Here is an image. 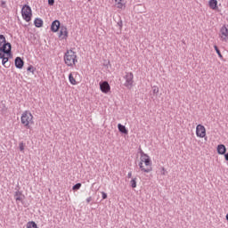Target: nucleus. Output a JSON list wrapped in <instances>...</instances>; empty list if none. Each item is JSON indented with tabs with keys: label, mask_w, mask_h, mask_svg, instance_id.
I'll list each match as a JSON object with an SVG mask.
<instances>
[{
	"label": "nucleus",
	"mask_w": 228,
	"mask_h": 228,
	"mask_svg": "<svg viewBox=\"0 0 228 228\" xmlns=\"http://www.w3.org/2000/svg\"><path fill=\"white\" fill-rule=\"evenodd\" d=\"M69 37V31L67 30V27L61 26L59 33V38L61 40H67Z\"/></svg>",
	"instance_id": "9d476101"
},
{
	"label": "nucleus",
	"mask_w": 228,
	"mask_h": 228,
	"mask_svg": "<svg viewBox=\"0 0 228 228\" xmlns=\"http://www.w3.org/2000/svg\"><path fill=\"white\" fill-rule=\"evenodd\" d=\"M0 60H2V65H4V67H6V63H8V57H5L4 55L1 57L0 55Z\"/></svg>",
	"instance_id": "5701e85b"
},
{
	"label": "nucleus",
	"mask_w": 228,
	"mask_h": 228,
	"mask_svg": "<svg viewBox=\"0 0 228 228\" xmlns=\"http://www.w3.org/2000/svg\"><path fill=\"white\" fill-rule=\"evenodd\" d=\"M196 135L199 138H205L206 137V127L202 125H198L196 126Z\"/></svg>",
	"instance_id": "6e6552de"
},
{
	"label": "nucleus",
	"mask_w": 228,
	"mask_h": 228,
	"mask_svg": "<svg viewBox=\"0 0 228 228\" xmlns=\"http://www.w3.org/2000/svg\"><path fill=\"white\" fill-rule=\"evenodd\" d=\"M130 184H131V187H132V188H136V178H133V179L130 181Z\"/></svg>",
	"instance_id": "a878e982"
},
{
	"label": "nucleus",
	"mask_w": 228,
	"mask_h": 228,
	"mask_svg": "<svg viewBox=\"0 0 228 228\" xmlns=\"http://www.w3.org/2000/svg\"><path fill=\"white\" fill-rule=\"evenodd\" d=\"M16 69H22L24 67V61L20 57H16L14 60Z\"/></svg>",
	"instance_id": "f8f14e48"
},
{
	"label": "nucleus",
	"mask_w": 228,
	"mask_h": 228,
	"mask_svg": "<svg viewBox=\"0 0 228 228\" xmlns=\"http://www.w3.org/2000/svg\"><path fill=\"white\" fill-rule=\"evenodd\" d=\"M36 28H42L44 26V20L41 18H36L34 20Z\"/></svg>",
	"instance_id": "dca6fc26"
},
{
	"label": "nucleus",
	"mask_w": 228,
	"mask_h": 228,
	"mask_svg": "<svg viewBox=\"0 0 228 228\" xmlns=\"http://www.w3.org/2000/svg\"><path fill=\"white\" fill-rule=\"evenodd\" d=\"M219 37L222 42L228 41V28L227 26L224 25L219 30Z\"/></svg>",
	"instance_id": "423d86ee"
},
{
	"label": "nucleus",
	"mask_w": 228,
	"mask_h": 228,
	"mask_svg": "<svg viewBox=\"0 0 228 228\" xmlns=\"http://www.w3.org/2000/svg\"><path fill=\"white\" fill-rule=\"evenodd\" d=\"M69 81L70 85H77V82L76 81V78H74V75H72V73H69Z\"/></svg>",
	"instance_id": "aec40b11"
},
{
	"label": "nucleus",
	"mask_w": 228,
	"mask_h": 228,
	"mask_svg": "<svg viewBox=\"0 0 228 228\" xmlns=\"http://www.w3.org/2000/svg\"><path fill=\"white\" fill-rule=\"evenodd\" d=\"M48 4L50 6H53L54 5V0H48Z\"/></svg>",
	"instance_id": "473e14b6"
},
{
	"label": "nucleus",
	"mask_w": 228,
	"mask_h": 228,
	"mask_svg": "<svg viewBox=\"0 0 228 228\" xmlns=\"http://www.w3.org/2000/svg\"><path fill=\"white\" fill-rule=\"evenodd\" d=\"M127 177H128V179H131V177H133V172H128V174H127Z\"/></svg>",
	"instance_id": "72a5a7b5"
},
{
	"label": "nucleus",
	"mask_w": 228,
	"mask_h": 228,
	"mask_svg": "<svg viewBox=\"0 0 228 228\" xmlns=\"http://www.w3.org/2000/svg\"><path fill=\"white\" fill-rule=\"evenodd\" d=\"M138 165H139V168H140L141 172H144V174H149L150 172H152V167L144 168L143 162H142V160L139 162Z\"/></svg>",
	"instance_id": "4468645a"
},
{
	"label": "nucleus",
	"mask_w": 228,
	"mask_h": 228,
	"mask_svg": "<svg viewBox=\"0 0 228 228\" xmlns=\"http://www.w3.org/2000/svg\"><path fill=\"white\" fill-rule=\"evenodd\" d=\"M100 90L102 94H108L111 90V86H110L108 81L100 82Z\"/></svg>",
	"instance_id": "1a4fd4ad"
},
{
	"label": "nucleus",
	"mask_w": 228,
	"mask_h": 228,
	"mask_svg": "<svg viewBox=\"0 0 228 228\" xmlns=\"http://www.w3.org/2000/svg\"><path fill=\"white\" fill-rule=\"evenodd\" d=\"M21 124L26 129H31V124H34L33 114L28 110H25L20 117Z\"/></svg>",
	"instance_id": "f03ea898"
},
{
	"label": "nucleus",
	"mask_w": 228,
	"mask_h": 228,
	"mask_svg": "<svg viewBox=\"0 0 228 228\" xmlns=\"http://www.w3.org/2000/svg\"><path fill=\"white\" fill-rule=\"evenodd\" d=\"M161 170H162L161 175H167V169H165V167H162Z\"/></svg>",
	"instance_id": "2f4dec72"
},
{
	"label": "nucleus",
	"mask_w": 228,
	"mask_h": 228,
	"mask_svg": "<svg viewBox=\"0 0 228 228\" xmlns=\"http://www.w3.org/2000/svg\"><path fill=\"white\" fill-rule=\"evenodd\" d=\"M19 149H20V152H24V142L19 143Z\"/></svg>",
	"instance_id": "cd10ccee"
},
{
	"label": "nucleus",
	"mask_w": 228,
	"mask_h": 228,
	"mask_svg": "<svg viewBox=\"0 0 228 228\" xmlns=\"http://www.w3.org/2000/svg\"><path fill=\"white\" fill-rule=\"evenodd\" d=\"M6 105L4 104H2V111H6Z\"/></svg>",
	"instance_id": "f704fd0d"
},
{
	"label": "nucleus",
	"mask_w": 228,
	"mask_h": 228,
	"mask_svg": "<svg viewBox=\"0 0 228 228\" xmlns=\"http://www.w3.org/2000/svg\"><path fill=\"white\" fill-rule=\"evenodd\" d=\"M102 200H106V199H108V194L104 191H102Z\"/></svg>",
	"instance_id": "c756f323"
},
{
	"label": "nucleus",
	"mask_w": 228,
	"mask_h": 228,
	"mask_svg": "<svg viewBox=\"0 0 228 228\" xmlns=\"http://www.w3.org/2000/svg\"><path fill=\"white\" fill-rule=\"evenodd\" d=\"M1 7L6 8V1L1 0Z\"/></svg>",
	"instance_id": "7c9ffc66"
},
{
	"label": "nucleus",
	"mask_w": 228,
	"mask_h": 228,
	"mask_svg": "<svg viewBox=\"0 0 228 228\" xmlns=\"http://www.w3.org/2000/svg\"><path fill=\"white\" fill-rule=\"evenodd\" d=\"M81 189V183H76L73 187L72 190L77 191Z\"/></svg>",
	"instance_id": "bb28decb"
},
{
	"label": "nucleus",
	"mask_w": 228,
	"mask_h": 228,
	"mask_svg": "<svg viewBox=\"0 0 228 228\" xmlns=\"http://www.w3.org/2000/svg\"><path fill=\"white\" fill-rule=\"evenodd\" d=\"M21 16L26 22H30L31 17H33V12L31 7L28 4H25L21 9Z\"/></svg>",
	"instance_id": "20e7f679"
},
{
	"label": "nucleus",
	"mask_w": 228,
	"mask_h": 228,
	"mask_svg": "<svg viewBox=\"0 0 228 228\" xmlns=\"http://www.w3.org/2000/svg\"><path fill=\"white\" fill-rule=\"evenodd\" d=\"M115 3L117 8H119V10L126 8V4L124 3V0H115Z\"/></svg>",
	"instance_id": "a211bd4d"
},
{
	"label": "nucleus",
	"mask_w": 228,
	"mask_h": 228,
	"mask_svg": "<svg viewBox=\"0 0 228 228\" xmlns=\"http://www.w3.org/2000/svg\"><path fill=\"white\" fill-rule=\"evenodd\" d=\"M60 26H61L60 20H53L51 25V31H53V33H58V31L60 30Z\"/></svg>",
	"instance_id": "9b49d317"
},
{
	"label": "nucleus",
	"mask_w": 228,
	"mask_h": 228,
	"mask_svg": "<svg viewBox=\"0 0 228 228\" xmlns=\"http://www.w3.org/2000/svg\"><path fill=\"white\" fill-rule=\"evenodd\" d=\"M124 79H125L124 86H126L127 90H131V88L134 86V75H133V72L126 73Z\"/></svg>",
	"instance_id": "7ed1b4c3"
},
{
	"label": "nucleus",
	"mask_w": 228,
	"mask_h": 228,
	"mask_svg": "<svg viewBox=\"0 0 228 228\" xmlns=\"http://www.w3.org/2000/svg\"><path fill=\"white\" fill-rule=\"evenodd\" d=\"M27 228H38V226L37 225V223L30 221L27 224Z\"/></svg>",
	"instance_id": "412c9836"
},
{
	"label": "nucleus",
	"mask_w": 228,
	"mask_h": 228,
	"mask_svg": "<svg viewBox=\"0 0 228 228\" xmlns=\"http://www.w3.org/2000/svg\"><path fill=\"white\" fill-rule=\"evenodd\" d=\"M14 199L16 202H22L24 200V194L20 191H16L14 192Z\"/></svg>",
	"instance_id": "ddd939ff"
},
{
	"label": "nucleus",
	"mask_w": 228,
	"mask_h": 228,
	"mask_svg": "<svg viewBox=\"0 0 228 228\" xmlns=\"http://www.w3.org/2000/svg\"><path fill=\"white\" fill-rule=\"evenodd\" d=\"M117 26L119 28V29H122V27L124 26V23L122 22L121 20H119L117 22Z\"/></svg>",
	"instance_id": "c85d7f7f"
},
{
	"label": "nucleus",
	"mask_w": 228,
	"mask_h": 228,
	"mask_svg": "<svg viewBox=\"0 0 228 228\" xmlns=\"http://www.w3.org/2000/svg\"><path fill=\"white\" fill-rule=\"evenodd\" d=\"M6 54V56H12V44L10 42L4 43L0 46V56Z\"/></svg>",
	"instance_id": "39448f33"
},
{
	"label": "nucleus",
	"mask_w": 228,
	"mask_h": 228,
	"mask_svg": "<svg viewBox=\"0 0 228 228\" xmlns=\"http://www.w3.org/2000/svg\"><path fill=\"white\" fill-rule=\"evenodd\" d=\"M141 160L144 163L145 167L149 168V167H152V161L151 160V157L144 153L143 151L141 152Z\"/></svg>",
	"instance_id": "0eeeda50"
},
{
	"label": "nucleus",
	"mask_w": 228,
	"mask_h": 228,
	"mask_svg": "<svg viewBox=\"0 0 228 228\" xmlns=\"http://www.w3.org/2000/svg\"><path fill=\"white\" fill-rule=\"evenodd\" d=\"M6 37H4V35L0 34V46L4 45V44H6Z\"/></svg>",
	"instance_id": "4be33fe9"
},
{
	"label": "nucleus",
	"mask_w": 228,
	"mask_h": 228,
	"mask_svg": "<svg viewBox=\"0 0 228 228\" xmlns=\"http://www.w3.org/2000/svg\"><path fill=\"white\" fill-rule=\"evenodd\" d=\"M159 92V89H156V88L153 89V94H158Z\"/></svg>",
	"instance_id": "c9c22d12"
},
{
	"label": "nucleus",
	"mask_w": 228,
	"mask_h": 228,
	"mask_svg": "<svg viewBox=\"0 0 228 228\" xmlns=\"http://www.w3.org/2000/svg\"><path fill=\"white\" fill-rule=\"evenodd\" d=\"M118 129L119 133H122L123 134H127V133H128L127 128H126V126H124L120 123L118 125Z\"/></svg>",
	"instance_id": "f3484780"
},
{
	"label": "nucleus",
	"mask_w": 228,
	"mask_h": 228,
	"mask_svg": "<svg viewBox=\"0 0 228 228\" xmlns=\"http://www.w3.org/2000/svg\"><path fill=\"white\" fill-rule=\"evenodd\" d=\"M92 201V197H89L86 199V202H91Z\"/></svg>",
	"instance_id": "4c0bfd02"
},
{
	"label": "nucleus",
	"mask_w": 228,
	"mask_h": 228,
	"mask_svg": "<svg viewBox=\"0 0 228 228\" xmlns=\"http://www.w3.org/2000/svg\"><path fill=\"white\" fill-rule=\"evenodd\" d=\"M214 49H215L216 54L219 56V58H223L222 53L220 52V49H218V46L215 45Z\"/></svg>",
	"instance_id": "393cba45"
},
{
	"label": "nucleus",
	"mask_w": 228,
	"mask_h": 228,
	"mask_svg": "<svg viewBox=\"0 0 228 228\" xmlns=\"http://www.w3.org/2000/svg\"><path fill=\"white\" fill-rule=\"evenodd\" d=\"M224 159L228 161V153H224Z\"/></svg>",
	"instance_id": "e433bc0d"
},
{
	"label": "nucleus",
	"mask_w": 228,
	"mask_h": 228,
	"mask_svg": "<svg viewBox=\"0 0 228 228\" xmlns=\"http://www.w3.org/2000/svg\"><path fill=\"white\" fill-rule=\"evenodd\" d=\"M218 1L216 0H210L209 1V7L212 9V10H216V8H218Z\"/></svg>",
	"instance_id": "6ab92c4d"
},
{
	"label": "nucleus",
	"mask_w": 228,
	"mask_h": 228,
	"mask_svg": "<svg viewBox=\"0 0 228 228\" xmlns=\"http://www.w3.org/2000/svg\"><path fill=\"white\" fill-rule=\"evenodd\" d=\"M226 151H227V149L225 148V145H224V144L217 145V153L218 154L224 155V154H225Z\"/></svg>",
	"instance_id": "2eb2a0df"
},
{
	"label": "nucleus",
	"mask_w": 228,
	"mask_h": 228,
	"mask_svg": "<svg viewBox=\"0 0 228 228\" xmlns=\"http://www.w3.org/2000/svg\"><path fill=\"white\" fill-rule=\"evenodd\" d=\"M27 70L28 72H31V74H35V70H37V68H34L33 65H29Z\"/></svg>",
	"instance_id": "b1692460"
},
{
	"label": "nucleus",
	"mask_w": 228,
	"mask_h": 228,
	"mask_svg": "<svg viewBox=\"0 0 228 228\" xmlns=\"http://www.w3.org/2000/svg\"><path fill=\"white\" fill-rule=\"evenodd\" d=\"M64 63L67 67L74 69L76 63H77V54L73 50H68L63 56Z\"/></svg>",
	"instance_id": "f257e3e1"
}]
</instances>
